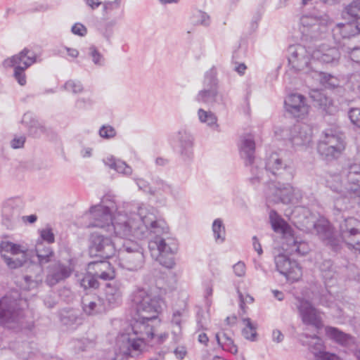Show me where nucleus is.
<instances>
[{"instance_id": "1", "label": "nucleus", "mask_w": 360, "mask_h": 360, "mask_svg": "<svg viewBox=\"0 0 360 360\" xmlns=\"http://www.w3.org/2000/svg\"><path fill=\"white\" fill-rule=\"evenodd\" d=\"M110 232L117 237L128 238L134 237L139 240L150 236L148 248L151 257L162 266L171 269L174 265L173 255L177 250L176 243L165 238L168 226L166 221L158 217L157 210L142 205L129 213L118 212L113 216Z\"/></svg>"}, {"instance_id": "2", "label": "nucleus", "mask_w": 360, "mask_h": 360, "mask_svg": "<svg viewBox=\"0 0 360 360\" xmlns=\"http://www.w3.org/2000/svg\"><path fill=\"white\" fill-rule=\"evenodd\" d=\"M138 319L127 325L117 337L119 353L124 356H138L153 338V326L149 322L157 319L162 300L148 290L140 288L131 295Z\"/></svg>"}, {"instance_id": "3", "label": "nucleus", "mask_w": 360, "mask_h": 360, "mask_svg": "<svg viewBox=\"0 0 360 360\" xmlns=\"http://www.w3.org/2000/svg\"><path fill=\"white\" fill-rule=\"evenodd\" d=\"M313 226L319 238L334 251L339 250L344 241L349 248L360 252V221L357 219L348 217L340 224V236L335 234L330 223L323 217Z\"/></svg>"}, {"instance_id": "4", "label": "nucleus", "mask_w": 360, "mask_h": 360, "mask_svg": "<svg viewBox=\"0 0 360 360\" xmlns=\"http://www.w3.org/2000/svg\"><path fill=\"white\" fill-rule=\"evenodd\" d=\"M360 182V164L354 163L348 168L347 182L343 183L339 174H328L326 176V186L330 191L338 193L343 202L349 201V198Z\"/></svg>"}, {"instance_id": "5", "label": "nucleus", "mask_w": 360, "mask_h": 360, "mask_svg": "<svg viewBox=\"0 0 360 360\" xmlns=\"http://www.w3.org/2000/svg\"><path fill=\"white\" fill-rule=\"evenodd\" d=\"M313 48H307L304 45L295 44L288 47V60L289 65L296 72H302L309 75L314 79H319L321 72L316 70L314 61L311 58Z\"/></svg>"}, {"instance_id": "6", "label": "nucleus", "mask_w": 360, "mask_h": 360, "mask_svg": "<svg viewBox=\"0 0 360 360\" xmlns=\"http://www.w3.org/2000/svg\"><path fill=\"white\" fill-rule=\"evenodd\" d=\"M24 317L20 300L11 295H6L0 299V326L10 329L22 328Z\"/></svg>"}, {"instance_id": "7", "label": "nucleus", "mask_w": 360, "mask_h": 360, "mask_svg": "<svg viewBox=\"0 0 360 360\" xmlns=\"http://www.w3.org/2000/svg\"><path fill=\"white\" fill-rule=\"evenodd\" d=\"M118 258L120 266L131 271L142 269L146 260L141 245L130 239L125 240L119 249Z\"/></svg>"}, {"instance_id": "8", "label": "nucleus", "mask_w": 360, "mask_h": 360, "mask_svg": "<svg viewBox=\"0 0 360 360\" xmlns=\"http://www.w3.org/2000/svg\"><path fill=\"white\" fill-rule=\"evenodd\" d=\"M346 148L345 137L342 133L327 129L317 146L319 153L326 160L338 159Z\"/></svg>"}, {"instance_id": "9", "label": "nucleus", "mask_w": 360, "mask_h": 360, "mask_svg": "<svg viewBox=\"0 0 360 360\" xmlns=\"http://www.w3.org/2000/svg\"><path fill=\"white\" fill-rule=\"evenodd\" d=\"M270 172L274 176H281V179L290 181L293 178L292 169L285 164L277 153H272L266 160L265 169L257 166L251 168L252 184L263 181V174Z\"/></svg>"}, {"instance_id": "10", "label": "nucleus", "mask_w": 360, "mask_h": 360, "mask_svg": "<svg viewBox=\"0 0 360 360\" xmlns=\"http://www.w3.org/2000/svg\"><path fill=\"white\" fill-rule=\"evenodd\" d=\"M327 20L318 14H304L300 20L302 39H316L326 31Z\"/></svg>"}, {"instance_id": "11", "label": "nucleus", "mask_w": 360, "mask_h": 360, "mask_svg": "<svg viewBox=\"0 0 360 360\" xmlns=\"http://www.w3.org/2000/svg\"><path fill=\"white\" fill-rule=\"evenodd\" d=\"M36 60L37 56L35 53L27 48H25L18 54L5 60V63L8 66L14 68V77L19 84L23 86L26 84L25 70L34 64Z\"/></svg>"}, {"instance_id": "12", "label": "nucleus", "mask_w": 360, "mask_h": 360, "mask_svg": "<svg viewBox=\"0 0 360 360\" xmlns=\"http://www.w3.org/2000/svg\"><path fill=\"white\" fill-rule=\"evenodd\" d=\"M218 79L217 70L212 68L205 74L203 89L195 96V101L207 105H213L218 101Z\"/></svg>"}, {"instance_id": "13", "label": "nucleus", "mask_w": 360, "mask_h": 360, "mask_svg": "<svg viewBox=\"0 0 360 360\" xmlns=\"http://www.w3.org/2000/svg\"><path fill=\"white\" fill-rule=\"evenodd\" d=\"M114 209L113 202H110V205L98 204L91 207L89 214L91 222L88 227H98L105 229L107 232H110L109 226L113 221Z\"/></svg>"}, {"instance_id": "14", "label": "nucleus", "mask_w": 360, "mask_h": 360, "mask_svg": "<svg viewBox=\"0 0 360 360\" xmlns=\"http://www.w3.org/2000/svg\"><path fill=\"white\" fill-rule=\"evenodd\" d=\"M275 133L282 139H288L295 147L305 146L311 141V130L304 124H295L289 129H278Z\"/></svg>"}, {"instance_id": "15", "label": "nucleus", "mask_w": 360, "mask_h": 360, "mask_svg": "<svg viewBox=\"0 0 360 360\" xmlns=\"http://www.w3.org/2000/svg\"><path fill=\"white\" fill-rule=\"evenodd\" d=\"M297 308L302 321L305 325L312 326L316 329L323 327L321 312L304 298L296 297Z\"/></svg>"}, {"instance_id": "16", "label": "nucleus", "mask_w": 360, "mask_h": 360, "mask_svg": "<svg viewBox=\"0 0 360 360\" xmlns=\"http://www.w3.org/2000/svg\"><path fill=\"white\" fill-rule=\"evenodd\" d=\"M89 252L91 255L108 259L115 254L116 248L109 237L95 232L90 237Z\"/></svg>"}, {"instance_id": "17", "label": "nucleus", "mask_w": 360, "mask_h": 360, "mask_svg": "<svg viewBox=\"0 0 360 360\" xmlns=\"http://www.w3.org/2000/svg\"><path fill=\"white\" fill-rule=\"evenodd\" d=\"M266 195L271 201L276 203L281 202L288 204L291 202L294 198H297L300 195V191L289 184H281L278 182L277 184H272L269 186Z\"/></svg>"}, {"instance_id": "18", "label": "nucleus", "mask_w": 360, "mask_h": 360, "mask_svg": "<svg viewBox=\"0 0 360 360\" xmlns=\"http://www.w3.org/2000/svg\"><path fill=\"white\" fill-rule=\"evenodd\" d=\"M274 260L277 270L281 274L284 275L288 281L295 282L302 277V268L296 261L283 254L276 256Z\"/></svg>"}, {"instance_id": "19", "label": "nucleus", "mask_w": 360, "mask_h": 360, "mask_svg": "<svg viewBox=\"0 0 360 360\" xmlns=\"http://www.w3.org/2000/svg\"><path fill=\"white\" fill-rule=\"evenodd\" d=\"M21 201L18 198H9L2 204L1 222L8 229H12L19 221Z\"/></svg>"}, {"instance_id": "20", "label": "nucleus", "mask_w": 360, "mask_h": 360, "mask_svg": "<svg viewBox=\"0 0 360 360\" xmlns=\"http://www.w3.org/2000/svg\"><path fill=\"white\" fill-rule=\"evenodd\" d=\"M360 32L359 22L352 21L347 23H338L332 30L335 43L342 48L345 40L349 39Z\"/></svg>"}, {"instance_id": "21", "label": "nucleus", "mask_w": 360, "mask_h": 360, "mask_svg": "<svg viewBox=\"0 0 360 360\" xmlns=\"http://www.w3.org/2000/svg\"><path fill=\"white\" fill-rule=\"evenodd\" d=\"M286 110L295 117L301 118L307 115L309 105L306 103V98L301 94H292L285 100Z\"/></svg>"}, {"instance_id": "22", "label": "nucleus", "mask_w": 360, "mask_h": 360, "mask_svg": "<svg viewBox=\"0 0 360 360\" xmlns=\"http://www.w3.org/2000/svg\"><path fill=\"white\" fill-rule=\"evenodd\" d=\"M340 58V53L336 47L321 44L313 49L311 58L314 63L319 61L322 63L337 64Z\"/></svg>"}, {"instance_id": "23", "label": "nucleus", "mask_w": 360, "mask_h": 360, "mask_svg": "<svg viewBox=\"0 0 360 360\" xmlns=\"http://www.w3.org/2000/svg\"><path fill=\"white\" fill-rule=\"evenodd\" d=\"M87 272L91 274L96 279L103 281L113 280L116 276L114 267L107 260L89 262L87 265Z\"/></svg>"}, {"instance_id": "24", "label": "nucleus", "mask_w": 360, "mask_h": 360, "mask_svg": "<svg viewBox=\"0 0 360 360\" xmlns=\"http://www.w3.org/2000/svg\"><path fill=\"white\" fill-rule=\"evenodd\" d=\"M72 271V269L70 265L59 262L53 263L48 267L46 283L49 286H53L60 281L70 277Z\"/></svg>"}, {"instance_id": "25", "label": "nucleus", "mask_w": 360, "mask_h": 360, "mask_svg": "<svg viewBox=\"0 0 360 360\" xmlns=\"http://www.w3.org/2000/svg\"><path fill=\"white\" fill-rule=\"evenodd\" d=\"M177 142L179 153L181 158L185 160H190L193 156V138L192 135L185 130H180L174 137Z\"/></svg>"}, {"instance_id": "26", "label": "nucleus", "mask_w": 360, "mask_h": 360, "mask_svg": "<svg viewBox=\"0 0 360 360\" xmlns=\"http://www.w3.org/2000/svg\"><path fill=\"white\" fill-rule=\"evenodd\" d=\"M124 291V286L120 281H115L106 284L105 300L111 307L121 304Z\"/></svg>"}, {"instance_id": "27", "label": "nucleus", "mask_w": 360, "mask_h": 360, "mask_svg": "<svg viewBox=\"0 0 360 360\" xmlns=\"http://www.w3.org/2000/svg\"><path fill=\"white\" fill-rule=\"evenodd\" d=\"M22 124L27 128L29 135L34 138H39L48 132L44 124L31 112L24 114Z\"/></svg>"}, {"instance_id": "28", "label": "nucleus", "mask_w": 360, "mask_h": 360, "mask_svg": "<svg viewBox=\"0 0 360 360\" xmlns=\"http://www.w3.org/2000/svg\"><path fill=\"white\" fill-rule=\"evenodd\" d=\"M240 154L245 165H252L255 160V142L252 134H245L240 138Z\"/></svg>"}, {"instance_id": "29", "label": "nucleus", "mask_w": 360, "mask_h": 360, "mask_svg": "<svg viewBox=\"0 0 360 360\" xmlns=\"http://www.w3.org/2000/svg\"><path fill=\"white\" fill-rule=\"evenodd\" d=\"M60 320L63 325L75 328L82 323L81 313L78 309H63L60 312Z\"/></svg>"}, {"instance_id": "30", "label": "nucleus", "mask_w": 360, "mask_h": 360, "mask_svg": "<svg viewBox=\"0 0 360 360\" xmlns=\"http://www.w3.org/2000/svg\"><path fill=\"white\" fill-rule=\"evenodd\" d=\"M326 333L329 338L342 346H348L354 342V339L351 335L334 327H326Z\"/></svg>"}, {"instance_id": "31", "label": "nucleus", "mask_w": 360, "mask_h": 360, "mask_svg": "<svg viewBox=\"0 0 360 360\" xmlns=\"http://www.w3.org/2000/svg\"><path fill=\"white\" fill-rule=\"evenodd\" d=\"M269 219L273 229L276 232L283 233L286 240L287 238H289L290 235H291L290 227L288 224L274 210L270 212Z\"/></svg>"}, {"instance_id": "32", "label": "nucleus", "mask_w": 360, "mask_h": 360, "mask_svg": "<svg viewBox=\"0 0 360 360\" xmlns=\"http://www.w3.org/2000/svg\"><path fill=\"white\" fill-rule=\"evenodd\" d=\"M103 162L106 166L115 170L118 173L124 175H131L132 169L125 162L115 159L113 156H108L103 159Z\"/></svg>"}, {"instance_id": "33", "label": "nucleus", "mask_w": 360, "mask_h": 360, "mask_svg": "<svg viewBox=\"0 0 360 360\" xmlns=\"http://www.w3.org/2000/svg\"><path fill=\"white\" fill-rule=\"evenodd\" d=\"M286 244L288 246V250L292 253H296L299 255H304L309 251V247L306 242L298 240L292 235L287 238Z\"/></svg>"}, {"instance_id": "34", "label": "nucleus", "mask_w": 360, "mask_h": 360, "mask_svg": "<svg viewBox=\"0 0 360 360\" xmlns=\"http://www.w3.org/2000/svg\"><path fill=\"white\" fill-rule=\"evenodd\" d=\"M198 117L201 123L206 124L209 127L219 131V126L217 124V117L212 111H207L202 108L198 110Z\"/></svg>"}, {"instance_id": "35", "label": "nucleus", "mask_w": 360, "mask_h": 360, "mask_svg": "<svg viewBox=\"0 0 360 360\" xmlns=\"http://www.w3.org/2000/svg\"><path fill=\"white\" fill-rule=\"evenodd\" d=\"M216 339L219 345L224 350L229 351L231 353L236 354L238 352L236 345H234L233 340L226 333H217Z\"/></svg>"}, {"instance_id": "36", "label": "nucleus", "mask_w": 360, "mask_h": 360, "mask_svg": "<svg viewBox=\"0 0 360 360\" xmlns=\"http://www.w3.org/2000/svg\"><path fill=\"white\" fill-rule=\"evenodd\" d=\"M1 251L11 252L13 256L27 255V250L24 247L9 241H3L0 245Z\"/></svg>"}, {"instance_id": "37", "label": "nucleus", "mask_w": 360, "mask_h": 360, "mask_svg": "<svg viewBox=\"0 0 360 360\" xmlns=\"http://www.w3.org/2000/svg\"><path fill=\"white\" fill-rule=\"evenodd\" d=\"M37 256L41 265L48 263L53 252L49 246H44L42 243H38L36 246Z\"/></svg>"}, {"instance_id": "38", "label": "nucleus", "mask_w": 360, "mask_h": 360, "mask_svg": "<svg viewBox=\"0 0 360 360\" xmlns=\"http://www.w3.org/2000/svg\"><path fill=\"white\" fill-rule=\"evenodd\" d=\"M155 190L154 191H151V193L153 195L155 193H160L162 192L165 194H170L173 196H175L176 193L174 187L168 182L158 178L155 179Z\"/></svg>"}, {"instance_id": "39", "label": "nucleus", "mask_w": 360, "mask_h": 360, "mask_svg": "<svg viewBox=\"0 0 360 360\" xmlns=\"http://www.w3.org/2000/svg\"><path fill=\"white\" fill-rule=\"evenodd\" d=\"M212 231L217 242L223 243L225 240V227L221 219H217L212 224Z\"/></svg>"}, {"instance_id": "40", "label": "nucleus", "mask_w": 360, "mask_h": 360, "mask_svg": "<svg viewBox=\"0 0 360 360\" xmlns=\"http://www.w3.org/2000/svg\"><path fill=\"white\" fill-rule=\"evenodd\" d=\"M360 12V1L359 0H354L345 8L342 13L344 18L348 15L354 20L353 21L359 20V13Z\"/></svg>"}, {"instance_id": "41", "label": "nucleus", "mask_w": 360, "mask_h": 360, "mask_svg": "<svg viewBox=\"0 0 360 360\" xmlns=\"http://www.w3.org/2000/svg\"><path fill=\"white\" fill-rule=\"evenodd\" d=\"M4 260L7 266L10 269H16L22 266L27 260V255H22V256H13V257H10L6 256L5 255H2Z\"/></svg>"}, {"instance_id": "42", "label": "nucleus", "mask_w": 360, "mask_h": 360, "mask_svg": "<svg viewBox=\"0 0 360 360\" xmlns=\"http://www.w3.org/2000/svg\"><path fill=\"white\" fill-rule=\"evenodd\" d=\"M243 322L245 327L242 330V334L247 340H255L257 335L256 326L251 322L250 319L244 318Z\"/></svg>"}, {"instance_id": "43", "label": "nucleus", "mask_w": 360, "mask_h": 360, "mask_svg": "<svg viewBox=\"0 0 360 360\" xmlns=\"http://www.w3.org/2000/svg\"><path fill=\"white\" fill-rule=\"evenodd\" d=\"M79 283L84 289L97 288L99 285L98 280L91 274L88 272L79 279Z\"/></svg>"}, {"instance_id": "44", "label": "nucleus", "mask_w": 360, "mask_h": 360, "mask_svg": "<svg viewBox=\"0 0 360 360\" xmlns=\"http://www.w3.org/2000/svg\"><path fill=\"white\" fill-rule=\"evenodd\" d=\"M342 49L349 56L352 60L360 63V46H350L343 44Z\"/></svg>"}, {"instance_id": "45", "label": "nucleus", "mask_w": 360, "mask_h": 360, "mask_svg": "<svg viewBox=\"0 0 360 360\" xmlns=\"http://www.w3.org/2000/svg\"><path fill=\"white\" fill-rule=\"evenodd\" d=\"M89 55L91 57L93 63L98 66H103L105 63L103 56L98 51L95 46L89 49Z\"/></svg>"}, {"instance_id": "46", "label": "nucleus", "mask_w": 360, "mask_h": 360, "mask_svg": "<svg viewBox=\"0 0 360 360\" xmlns=\"http://www.w3.org/2000/svg\"><path fill=\"white\" fill-rule=\"evenodd\" d=\"M122 4V0L105 1L102 3L103 11L105 15H108L114 10L119 9Z\"/></svg>"}, {"instance_id": "47", "label": "nucleus", "mask_w": 360, "mask_h": 360, "mask_svg": "<svg viewBox=\"0 0 360 360\" xmlns=\"http://www.w3.org/2000/svg\"><path fill=\"white\" fill-rule=\"evenodd\" d=\"M311 98L318 105L324 109L329 103L328 98L319 91H313L311 93Z\"/></svg>"}, {"instance_id": "48", "label": "nucleus", "mask_w": 360, "mask_h": 360, "mask_svg": "<svg viewBox=\"0 0 360 360\" xmlns=\"http://www.w3.org/2000/svg\"><path fill=\"white\" fill-rule=\"evenodd\" d=\"M315 360H342L338 355L326 351H313Z\"/></svg>"}, {"instance_id": "49", "label": "nucleus", "mask_w": 360, "mask_h": 360, "mask_svg": "<svg viewBox=\"0 0 360 360\" xmlns=\"http://www.w3.org/2000/svg\"><path fill=\"white\" fill-rule=\"evenodd\" d=\"M238 294L239 298V307L242 314H244L246 313V305L253 303L254 298L248 294L244 295L239 290H238Z\"/></svg>"}, {"instance_id": "50", "label": "nucleus", "mask_w": 360, "mask_h": 360, "mask_svg": "<svg viewBox=\"0 0 360 360\" xmlns=\"http://www.w3.org/2000/svg\"><path fill=\"white\" fill-rule=\"evenodd\" d=\"M65 90L72 91L74 94L81 93L83 91V86L80 82L69 80L64 84Z\"/></svg>"}, {"instance_id": "51", "label": "nucleus", "mask_w": 360, "mask_h": 360, "mask_svg": "<svg viewBox=\"0 0 360 360\" xmlns=\"http://www.w3.org/2000/svg\"><path fill=\"white\" fill-rule=\"evenodd\" d=\"M82 304L83 309L84 312L88 315H94L98 311V304L94 301H89L86 302V300H84Z\"/></svg>"}, {"instance_id": "52", "label": "nucleus", "mask_w": 360, "mask_h": 360, "mask_svg": "<svg viewBox=\"0 0 360 360\" xmlns=\"http://www.w3.org/2000/svg\"><path fill=\"white\" fill-rule=\"evenodd\" d=\"M75 352H84L89 348L92 343L86 339L77 340L73 342Z\"/></svg>"}, {"instance_id": "53", "label": "nucleus", "mask_w": 360, "mask_h": 360, "mask_svg": "<svg viewBox=\"0 0 360 360\" xmlns=\"http://www.w3.org/2000/svg\"><path fill=\"white\" fill-rule=\"evenodd\" d=\"M99 135L104 139H110L116 135V131L112 127L103 125L99 129Z\"/></svg>"}, {"instance_id": "54", "label": "nucleus", "mask_w": 360, "mask_h": 360, "mask_svg": "<svg viewBox=\"0 0 360 360\" xmlns=\"http://www.w3.org/2000/svg\"><path fill=\"white\" fill-rule=\"evenodd\" d=\"M185 316L186 311L184 309L182 311L177 310L173 313L172 323L178 327V332L181 330L182 317H184Z\"/></svg>"}, {"instance_id": "55", "label": "nucleus", "mask_w": 360, "mask_h": 360, "mask_svg": "<svg viewBox=\"0 0 360 360\" xmlns=\"http://www.w3.org/2000/svg\"><path fill=\"white\" fill-rule=\"evenodd\" d=\"M40 236L42 240L48 242L49 243H52L55 240L54 234L52 232L51 229L46 228L39 231Z\"/></svg>"}, {"instance_id": "56", "label": "nucleus", "mask_w": 360, "mask_h": 360, "mask_svg": "<svg viewBox=\"0 0 360 360\" xmlns=\"http://www.w3.org/2000/svg\"><path fill=\"white\" fill-rule=\"evenodd\" d=\"M349 117L354 125L360 127V108L351 109L349 112Z\"/></svg>"}, {"instance_id": "57", "label": "nucleus", "mask_w": 360, "mask_h": 360, "mask_svg": "<svg viewBox=\"0 0 360 360\" xmlns=\"http://www.w3.org/2000/svg\"><path fill=\"white\" fill-rule=\"evenodd\" d=\"M71 32L75 35L84 37L87 34V29L82 23L77 22L72 27Z\"/></svg>"}, {"instance_id": "58", "label": "nucleus", "mask_w": 360, "mask_h": 360, "mask_svg": "<svg viewBox=\"0 0 360 360\" xmlns=\"http://www.w3.org/2000/svg\"><path fill=\"white\" fill-rule=\"evenodd\" d=\"M195 17L197 18L196 23L204 26L209 25L210 17L207 13L202 11H198Z\"/></svg>"}, {"instance_id": "59", "label": "nucleus", "mask_w": 360, "mask_h": 360, "mask_svg": "<svg viewBox=\"0 0 360 360\" xmlns=\"http://www.w3.org/2000/svg\"><path fill=\"white\" fill-rule=\"evenodd\" d=\"M332 298L333 296L330 293L328 292H323L320 295L318 304L323 306L330 307L332 303Z\"/></svg>"}, {"instance_id": "60", "label": "nucleus", "mask_w": 360, "mask_h": 360, "mask_svg": "<svg viewBox=\"0 0 360 360\" xmlns=\"http://www.w3.org/2000/svg\"><path fill=\"white\" fill-rule=\"evenodd\" d=\"M233 271L237 276H243L245 274V265L243 262H239L233 266Z\"/></svg>"}, {"instance_id": "61", "label": "nucleus", "mask_w": 360, "mask_h": 360, "mask_svg": "<svg viewBox=\"0 0 360 360\" xmlns=\"http://www.w3.org/2000/svg\"><path fill=\"white\" fill-rule=\"evenodd\" d=\"M25 137L23 136L15 137L11 142V147L13 148H20L24 146Z\"/></svg>"}, {"instance_id": "62", "label": "nucleus", "mask_w": 360, "mask_h": 360, "mask_svg": "<svg viewBox=\"0 0 360 360\" xmlns=\"http://www.w3.org/2000/svg\"><path fill=\"white\" fill-rule=\"evenodd\" d=\"M92 104V101L88 98H79L76 102V107L77 108H86L89 106H90Z\"/></svg>"}, {"instance_id": "63", "label": "nucleus", "mask_w": 360, "mask_h": 360, "mask_svg": "<svg viewBox=\"0 0 360 360\" xmlns=\"http://www.w3.org/2000/svg\"><path fill=\"white\" fill-rule=\"evenodd\" d=\"M24 279L26 285H27L28 289L34 288L37 287L39 281L38 279L33 280L31 276H25L24 277Z\"/></svg>"}, {"instance_id": "64", "label": "nucleus", "mask_w": 360, "mask_h": 360, "mask_svg": "<svg viewBox=\"0 0 360 360\" xmlns=\"http://www.w3.org/2000/svg\"><path fill=\"white\" fill-rule=\"evenodd\" d=\"M273 340L276 342H281L284 338L283 335L279 330H274L272 334Z\"/></svg>"}]
</instances>
